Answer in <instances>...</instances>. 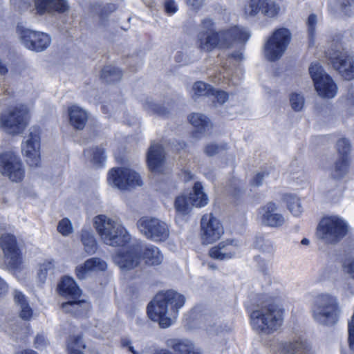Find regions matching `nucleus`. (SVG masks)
Masks as SVG:
<instances>
[{"label": "nucleus", "instance_id": "obj_54", "mask_svg": "<svg viewBox=\"0 0 354 354\" xmlns=\"http://www.w3.org/2000/svg\"><path fill=\"white\" fill-rule=\"evenodd\" d=\"M48 344V339L44 334H38L35 337V345L37 348H41Z\"/></svg>", "mask_w": 354, "mask_h": 354}, {"label": "nucleus", "instance_id": "obj_30", "mask_svg": "<svg viewBox=\"0 0 354 354\" xmlns=\"http://www.w3.org/2000/svg\"><path fill=\"white\" fill-rule=\"evenodd\" d=\"M13 297L15 304L19 307L20 317L25 320L30 319L33 313L25 295L20 291L15 290Z\"/></svg>", "mask_w": 354, "mask_h": 354}, {"label": "nucleus", "instance_id": "obj_48", "mask_svg": "<svg viewBox=\"0 0 354 354\" xmlns=\"http://www.w3.org/2000/svg\"><path fill=\"white\" fill-rule=\"evenodd\" d=\"M57 231L63 236H68L74 231L71 223H59L57 227Z\"/></svg>", "mask_w": 354, "mask_h": 354}, {"label": "nucleus", "instance_id": "obj_9", "mask_svg": "<svg viewBox=\"0 0 354 354\" xmlns=\"http://www.w3.org/2000/svg\"><path fill=\"white\" fill-rule=\"evenodd\" d=\"M291 34L286 28L274 32L264 46V55L271 62L279 59L286 51L290 41Z\"/></svg>", "mask_w": 354, "mask_h": 354}, {"label": "nucleus", "instance_id": "obj_14", "mask_svg": "<svg viewBox=\"0 0 354 354\" xmlns=\"http://www.w3.org/2000/svg\"><path fill=\"white\" fill-rule=\"evenodd\" d=\"M0 246L3 252L5 262L8 268L12 270L19 269L23 262L15 237L10 234L1 235Z\"/></svg>", "mask_w": 354, "mask_h": 354}, {"label": "nucleus", "instance_id": "obj_31", "mask_svg": "<svg viewBox=\"0 0 354 354\" xmlns=\"http://www.w3.org/2000/svg\"><path fill=\"white\" fill-rule=\"evenodd\" d=\"M192 205L202 207L207 205L209 198L203 191V187L200 182L195 183L193 187V193L188 198Z\"/></svg>", "mask_w": 354, "mask_h": 354}, {"label": "nucleus", "instance_id": "obj_43", "mask_svg": "<svg viewBox=\"0 0 354 354\" xmlns=\"http://www.w3.org/2000/svg\"><path fill=\"white\" fill-rule=\"evenodd\" d=\"M290 103L292 109L295 111H301L305 103L304 96L297 93H292L290 95Z\"/></svg>", "mask_w": 354, "mask_h": 354}, {"label": "nucleus", "instance_id": "obj_21", "mask_svg": "<svg viewBox=\"0 0 354 354\" xmlns=\"http://www.w3.org/2000/svg\"><path fill=\"white\" fill-rule=\"evenodd\" d=\"M147 164L149 169L154 173L162 171L165 162V151L162 145L153 143L149 149Z\"/></svg>", "mask_w": 354, "mask_h": 354}, {"label": "nucleus", "instance_id": "obj_6", "mask_svg": "<svg viewBox=\"0 0 354 354\" xmlns=\"http://www.w3.org/2000/svg\"><path fill=\"white\" fill-rule=\"evenodd\" d=\"M28 113L29 110L24 104L9 109L0 115V127L10 134L21 133L28 124Z\"/></svg>", "mask_w": 354, "mask_h": 354}, {"label": "nucleus", "instance_id": "obj_46", "mask_svg": "<svg viewBox=\"0 0 354 354\" xmlns=\"http://www.w3.org/2000/svg\"><path fill=\"white\" fill-rule=\"evenodd\" d=\"M227 149V145L226 144H221V145H216L214 143H212L209 145H207L205 148V153L209 156H212L214 155H216L218 153L222 150Z\"/></svg>", "mask_w": 354, "mask_h": 354}, {"label": "nucleus", "instance_id": "obj_55", "mask_svg": "<svg viewBox=\"0 0 354 354\" xmlns=\"http://www.w3.org/2000/svg\"><path fill=\"white\" fill-rule=\"evenodd\" d=\"M267 175L266 172L258 173L252 180L251 185L252 186L259 187L262 184L263 178Z\"/></svg>", "mask_w": 354, "mask_h": 354}, {"label": "nucleus", "instance_id": "obj_37", "mask_svg": "<svg viewBox=\"0 0 354 354\" xmlns=\"http://www.w3.org/2000/svg\"><path fill=\"white\" fill-rule=\"evenodd\" d=\"M348 158L339 157V160L335 162L331 171V176L334 178H342L348 171Z\"/></svg>", "mask_w": 354, "mask_h": 354}, {"label": "nucleus", "instance_id": "obj_18", "mask_svg": "<svg viewBox=\"0 0 354 354\" xmlns=\"http://www.w3.org/2000/svg\"><path fill=\"white\" fill-rule=\"evenodd\" d=\"M37 15L42 16L53 12L64 13L69 10L68 0H34Z\"/></svg>", "mask_w": 354, "mask_h": 354}, {"label": "nucleus", "instance_id": "obj_12", "mask_svg": "<svg viewBox=\"0 0 354 354\" xmlns=\"http://www.w3.org/2000/svg\"><path fill=\"white\" fill-rule=\"evenodd\" d=\"M0 173L12 182L19 183L25 177V168L16 153L7 151L0 155Z\"/></svg>", "mask_w": 354, "mask_h": 354}, {"label": "nucleus", "instance_id": "obj_24", "mask_svg": "<svg viewBox=\"0 0 354 354\" xmlns=\"http://www.w3.org/2000/svg\"><path fill=\"white\" fill-rule=\"evenodd\" d=\"M201 234L203 243L210 244L220 239L223 227L221 223H201Z\"/></svg>", "mask_w": 354, "mask_h": 354}, {"label": "nucleus", "instance_id": "obj_47", "mask_svg": "<svg viewBox=\"0 0 354 354\" xmlns=\"http://www.w3.org/2000/svg\"><path fill=\"white\" fill-rule=\"evenodd\" d=\"M54 265L51 261H46L42 264L39 265L38 277L41 281L46 279L48 271L53 270Z\"/></svg>", "mask_w": 354, "mask_h": 354}, {"label": "nucleus", "instance_id": "obj_38", "mask_svg": "<svg viewBox=\"0 0 354 354\" xmlns=\"http://www.w3.org/2000/svg\"><path fill=\"white\" fill-rule=\"evenodd\" d=\"M82 242L85 251L88 254H93L97 249L96 241L91 232L83 230L82 234Z\"/></svg>", "mask_w": 354, "mask_h": 354}, {"label": "nucleus", "instance_id": "obj_26", "mask_svg": "<svg viewBox=\"0 0 354 354\" xmlns=\"http://www.w3.org/2000/svg\"><path fill=\"white\" fill-rule=\"evenodd\" d=\"M68 111L71 124L76 129H82L88 119L87 113L76 105L68 107Z\"/></svg>", "mask_w": 354, "mask_h": 354}, {"label": "nucleus", "instance_id": "obj_39", "mask_svg": "<svg viewBox=\"0 0 354 354\" xmlns=\"http://www.w3.org/2000/svg\"><path fill=\"white\" fill-rule=\"evenodd\" d=\"M191 205L189 198L184 195H180L176 198L175 208L179 214H188L191 210Z\"/></svg>", "mask_w": 354, "mask_h": 354}, {"label": "nucleus", "instance_id": "obj_7", "mask_svg": "<svg viewBox=\"0 0 354 354\" xmlns=\"http://www.w3.org/2000/svg\"><path fill=\"white\" fill-rule=\"evenodd\" d=\"M197 47L203 52H211L216 48H225L226 43L221 37V31H215L214 24L209 19H205L197 35Z\"/></svg>", "mask_w": 354, "mask_h": 354}, {"label": "nucleus", "instance_id": "obj_35", "mask_svg": "<svg viewBox=\"0 0 354 354\" xmlns=\"http://www.w3.org/2000/svg\"><path fill=\"white\" fill-rule=\"evenodd\" d=\"M287 207L294 216H297L302 212V207L299 198L291 194H286L283 198Z\"/></svg>", "mask_w": 354, "mask_h": 354}, {"label": "nucleus", "instance_id": "obj_33", "mask_svg": "<svg viewBox=\"0 0 354 354\" xmlns=\"http://www.w3.org/2000/svg\"><path fill=\"white\" fill-rule=\"evenodd\" d=\"M344 270L351 276V281L344 284L343 286V293L348 296L354 294L353 282L354 281V257L346 259L343 264Z\"/></svg>", "mask_w": 354, "mask_h": 354}, {"label": "nucleus", "instance_id": "obj_44", "mask_svg": "<svg viewBox=\"0 0 354 354\" xmlns=\"http://www.w3.org/2000/svg\"><path fill=\"white\" fill-rule=\"evenodd\" d=\"M337 149L340 157L348 158L351 149L348 140L345 138L339 139L337 142Z\"/></svg>", "mask_w": 354, "mask_h": 354}, {"label": "nucleus", "instance_id": "obj_22", "mask_svg": "<svg viewBox=\"0 0 354 354\" xmlns=\"http://www.w3.org/2000/svg\"><path fill=\"white\" fill-rule=\"evenodd\" d=\"M106 268L107 265L103 260L99 258H91L77 266L76 275L80 279H84L92 274L104 271Z\"/></svg>", "mask_w": 354, "mask_h": 354}, {"label": "nucleus", "instance_id": "obj_11", "mask_svg": "<svg viewBox=\"0 0 354 354\" xmlns=\"http://www.w3.org/2000/svg\"><path fill=\"white\" fill-rule=\"evenodd\" d=\"M17 32L21 44L30 50L42 52L51 43L50 37L43 32L35 31L21 26H17Z\"/></svg>", "mask_w": 354, "mask_h": 354}, {"label": "nucleus", "instance_id": "obj_41", "mask_svg": "<svg viewBox=\"0 0 354 354\" xmlns=\"http://www.w3.org/2000/svg\"><path fill=\"white\" fill-rule=\"evenodd\" d=\"M194 97L196 96H210L213 92V88L203 82H197L193 86Z\"/></svg>", "mask_w": 354, "mask_h": 354}, {"label": "nucleus", "instance_id": "obj_50", "mask_svg": "<svg viewBox=\"0 0 354 354\" xmlns=\"http://www.w3.org/2000/svg\"><path fill=\"white\" fill-rule=\"evenodd\" d=\"M211 96H213L220 104L225 103L228 99V94L223 91H215L213 88V92H211Z\"/></svg>", "mask_w": 354, "mask_h": 354}, {"label": "nucleus", "instance_id": "obj_25", "mask_svg": "<svg viewBox=\"0 0 354 354\" xmlns=\"http://www.w3.org/2000/svg\"><path fill=\"white\" fill-rule=\"evenodd\" d=\"M189 120L197 129L193 133L194 138H199L201 136L198 134L210 133L209 130L212 129V124L205 115L201 113H192L189 116Z\"/></svg>", "mask_w": 354, "mask_h": 354}, {"label": "nucleus", "instance_id": "obj_1", "mask_svg": "<svg viewBox=\"0 0 354 354\" xmlns=\"http://www.w3.org/2000/svg\"><path fill=\"white\" fill-rule=\"evenodd\" d=\"M95 228L103 241L113 247H128L126 253H118L113 260L121 270H129L136 268L140 263L141 257V241L132 239L119 223H95Z\"/></svg>", "mask_w": 354, "mask_h": 354}, {"label": "nucleus", "instance_id": "obj_64", "mask_svg": "<svg viewBox=\"0 0 354 354\" xmlns=\"http://www.w3.org/2000/svg\"><path fill=\"white\" fill-rule=\"evenodd\" d=\"M8 72L7 68L0 62V74L4 75Z\"/></svg>", "mask_w": 354, "mask_h": 354}, {"label": "nucleus", "instance_id": "obj_42", "mask_svg": "<svg viewBox=\"0 0 354 354\" xmlns=\"http://www.w3.org/2000/svg\"><path fill=\"white\" fill-rule=\"evenodd\" d=\"M92 162L97 167L102 166L106 161V156L104 149L101 147H95L92 149Z\"/></svg>", "mask_w": 354, "mask_h": 354}, {"label": "nucleus", "instance_id": "obj_20", "mask_svg": "<svg viewBox=\"0 0 354 354\" xmlns=\"http://www.w3.org/2000/svg\"><path fill=\"white\" fill-rule=\"evenodd\" d=\"M239 252V245L234 241L221 242L209 250L212 258L227 260L235 257Z\"/></svg>", "mask_w": 354, "mask_h": 354}, {"label": "nucleus", "instance_id": "obj_2", "mask_svg": "<svg viewBox=\"0 0 354 354\" xmlns=\"http://www.w3.org/2000/svg\"><path fill=\"white\" fill-rule=\"evenodd\" d=\"M185 302V298L173 290L160 292L148 305L147 314L153 322H157L161 328H167L175 322L178 310Z\"/></svg>", "mask_w": 354, "mask_h": 354}, {"label": "nucleus", "instance_id": "obj_19", "mask_svg": "<svg viewBox=\"0 0 354 354\" xmlns=\"http://www.w3.org/2000/svg\"><path fill=\"white\" fill-rule=\"evenodd\" d=\"M137 227L142 234L155 241H163L169 235L167 227L160 223H138Z\"/></svg>", "mask_w": 354, "mask_h": 354}, {"label": "nucleus", "instance_id": "obj_56", "mask_svg": "<svg viewBox=\"0 0 354 354\" xmlns=\"http://www.w3.org/2000/svg\"><path fill=\"white\" fill-rule=\"evenodd\" d=\"M343 11L346 14H351L354 13V0H351L348 1V4L344 3L343 4Z\"/></svg>", "mask_w": 354, "mask_h": 354}, {"label": "nucleus", "instance_id": "obj_49", "mask_svg": "<svg viewBox=\"0 0 354 354\" xmlns=\"http://www.w3.org/2000/svg\"><path fill=\"white\" fill-rule=\"evenodd\" d=\"M317 24V17L315 15L312 14L308 17L307 21L308 34L310 39L313 38L315 33V26Z\"/></svg>", "mask_w": 354, "mask_h": 354}, {"label": "nucleus", "instance_id": "obj_57", "mask_svg": "<svg viewBox=\"0 0 354 354\" xmlns=\"http://www.w3.org/2000/svg\"><path fill=\"white\" fill-rule=\"evenodd\" d=\"M122 346L124 348H127L128 351L132 353L133 354H140L138 352H136L133 346H131V341L129 339H123L122 340Z\"/></svg>", "mask_w": 354, "mask_h": 354}, {"label": "nucleus", "instance_id": "obj_10", "mask_svg": "<svg viewBox=\"0 0 354 354\" xmlns=\"http://www.w3.org/2000/svg\"><path fill=\"white\" fill-rule=\"evenodd\" d=\"M40 145V129L33 127L30 129L28 134L21 143L22 154L31 167H37L41 165Z\"/></svg>", "mask_w": 354, "mask_h": 354}, {"label": "nucleus", "instance_id": "obj_13", "mask_svg": "<svg viewBox=\"0 0 354 354\" xmlns=\"http://www.w3.org/2000/svg\"><path fill=\"white\" fill-rule=\"evenodd\" d=\"M108 182L121 190L142 185L140 176L134 170L125 167L110 170L108 174Z\"/></svg>", "mask_w": 354, "mask_h": 354}, {"label": "nucleus", "instance_id": "obj_27", "mask_svg": "<svg viewBox=\"0 0 354 354\" xmlns=\"http://www.w3.org/2000/svg\"><path fill=\"white\" fill-rule=\"evenodd\" d=\"M281 354H315V352L306 341L299 339L283 346Z\"/></svg>", "mask_w": 354, "mask_h": 354}, {"label": "nucleus", "instance_id": "obj_32", "mask_svg": "<svg viewBox=\"0 0 354 354\" xmlns=\"http://www.w3.org/2000/svg\"><path fill=\"white\" fill-rule=\"evenodd\" d=\"M142 259L148 265H159L163 260V255L157 247L149 245L142 252Z\"/></svg>", "mask_w": 354, "mask_h": 354}, {"label": "nucleus", "instance_id": "obj_63", "mask_svg": "<svg viewBox=\"0 0 354 354\" xmlns=\"http://www.w3.org/2000/svg\"><path fill=\"white\" fill-rule=\"evenodd\" d=\"M93 221L103 222V221H111L109 219L107 220V218L105 215L100 214V215L96 216L94 218Z\"/></svg>", "mask_w": 354, "mask_h": 354}, {"label": "nucleus", "instance_id": "obj_15", "mask_svg": "<svg viewBox=\"0 0 354 354\" xmlns=\"http://www.w3.org/2000/svg\"><path fill=\"white\" fill-rule=\"evenodd\" d=\"M347 232L345 223H319L317 228V236L328 243L337 241Z\"/></svg>", "mask_w": 354, "mask_h": 354}, {"label": "nucleus", "instance_id": "obj_29", "mask_svg": "<svg viewBox=\"0 0 354 354\" xmlns=\"http://www.w3.org/2000/svg\"><path fill=\"white\" fill-rule=\"evenodd\" d=\"M59 292L61 295L72 298H77L81 295V290L77 286L74 279L69 277H64L59 284Z\"/></svg>", "mask_w": 354, "mask_h": 354}, {"label": "nucleus", "instance_id": "obj_16", "mask_svg": "<svg viewBox=\"0 0 354 354\" xmlns=\"http://www.w3.org/2000/svg\"><path fill=\"white\" fill-rule=\"evenodd\" d=\"M167 348H157L153 354H201L192 342L187 339L170 338L165 341Z\"/></svg>", "mask_w": 354, "mask_h": 354}, {"label": "nucleus", "instance_id": "obj_40", "mask_svg": "<svg viewBox=\"0 0 354 354\" xmlns=\"http://www.w3.org/2000/svg\"><path fill=\"white\" fill-rule=\"evenodd\" d=\"M67 348L69 354H84L82 350L85 345L80 337H73L68 340Z\"/></svg>", "mask_w": 354, "mask_h": 354}, {"label": "nucleus", "instance_id": "obj_5", "mask_svg": "<svg viewBox=\"0 0 354 354\" xmlns=\"http://www.w3.org/2000/svg\"><path fill=\"white\" fill-rule=\"evenodd\" d=\"M326 57L330 61L334 68L347 80L354 79V61L348 55L339 41H333L325 52Z\"/></svg>", "mask_w": 354, "mask_h": 354}, {"label": "nucleus", "instance_id": "obj_34", "mask_svg": "<svg viewBox=\"0 0 354 354\" xmlns=\"http://www.w3.org/2000/svg\"><path fill=\"white\" fill-rule=\"evenodd\" d=\"M89 304L82 300L71 301L62 304V309L65 312L72 313L77 315H82L87 311Z\"/></svg>", "mask_w": 354, "mask_h": 354}, {"label": "nucleus", "instance_id": "obj_28", "mask_svg": "<svg viewBox=\"0 0 354 354\" xmlns=\"http://www.w3.org/2000/svg\"><path fill=\"white\" fill-rule=\"evenodd\" d=\"M258 217L263 221H281L283 220L277 206L272 202L267 203L259 210Z\"/></svg>", "mask_w": 354, "mask_h": 354}, {"label": "nucleus", "instance_id": "obj_52", "mask_svg": "<svg viewBox=\"0 0 354 354\" xmlns=\"http://www.w3.org/2000/svg\"><path fill=\"white\" fill-rule=\"evenodd\" d=\"M348 342L351 349L354 351V315L348 325Z\"/></svg>", "mask_w": 354, "mask_h": 354}, {"label": "nucleus", "instance_id": "obj_58", "mask_svg": "<svg viewBox=\"0 0 354 354\" xmlns=\"http://www.w3.org/2000/svg\"><path fill=\"white\" fill-rule=\"evenodd\" d=\"M8 290V285L4 279L0 277V297L4 296Z\"/></svg>", "mask_w": 354, "mask_h": 354}, {"label": "nucleus", "instance_id": "obj_53", "mask_svg": "<svg viewBox=\"0 0 354 354\" xmlns=\"http://www.w3.org/2000/svg\"><path fill=\"white\" fill-rule=\"evenodd\" d=\"M165 9L167 14L173 15L178 10V7L174 0H167L165 3Z\"/></svg>", "mask_w": 354, "mask_h": 354}, {"label": "nucleus", "instance_id": "obj_59", "mask_svg": "<svg viewBox=\"0 0 354 354\" xmlns=\"http://www.w3.org/2000/svg\"><path fill=\"white\" fill-rule=\"evenodd\" d=\"M321 221H344L341 218L337 215H327L322 218Z\"/></svg>", "mask_w": 354, "mask_h": 354}, {"label": "nucleus", "instance_id": "obj_17", "mask_svg": "<svg viewBox=\"0 0 354 354\" xmlns=\"http://www.w3.org/2000/svg\"><path fill=\"white\" fill-rule=\"evenodd\" d=\"M280 8L274 2L268 0H250L245 7V14L248 16H255L259 12L268 17L277 16Z\"/></svg>", "mask_w": 354, "mask_h": 354}, {"label": "nucleus", "instance_id": "obj_61", "mask_svg": "<svg viewBox=\"0 0 354 354\" xmlns=\"http://www.w3.org/2000/svg\"><path fill=\"white\" fill-rule=\"evenodd\" d=\"M201 221H216V218L214 217L212 214H205L203 216Z\"/></svg>", "mask_w": 354, "mask_h": 354}, {"label": "nucleus", "instance_id": "obj_23", "mask_svg": "<svg viewBox=\"0 0 354 354\" xmlns=\"http://www.w3.org/2000/svg\"><path fill=\"white\" fill-rule=\"evenodd\" d=\"M221 37L223 39V41L226 43L225 48H228L234 42H246L250 37V33L246 28L235 26L222 30Z\"/></svg>", "mask_w": 354, "mask_h": 354}, {"label": "nucleus", "instance_id": "obj_36", "mask_svg": "<svg viewBox=\"0 0 354 354\" xmlns=\"http://www.w3.org/2000/svg\"><path fill=\"white\" fill-rule=\"evenodd\" d=\"M122 71L115 66H105L101 73V78L108 83H112L120 80Z\"/></svg>", "mask_w": 354, "mask_h": 354}, {"label": "nucleus", "instance_id": "obj_62", "mask_svg": "<svg viewBox=\"0 0 354 354\" xmlns=\"http://www.w3.org/2000/svg\"><path fill=\"white\" fill-rule=\"evenodd\" d=\"M348 99L351 101L352 102H354V86H351L348 91Z\"/></svg>", "mask_w": 354, "mask_h": 354}, {"label": "nucleus", "instance_id": "obj_45", "mask_svg": "<svg viewBox=\"0 0 354 354\" xmlns=\"http://www.w3.org/2000/svg\"><path fill=\"white\" fill-rule=\"evenodd\" d=\"M144 106L146 109L154 112L155 113H157L160 115H165L167 113L166 109L164 106L151 101H147Z\"/></svg>", "mask_w": 354, "mask_h": 354}, {"label": "nucleus", "instance_id": "obj_4", "mask_svg": "<svg viewBox=\"0 0 354 354\" xmlns=\"http://www.w3.org/2000/svg\"><path fill=\"white\" fill-rule=\"evenodd\" d=\"M338 312V303L335 297L328 293H322L315 298L312 307L313 317L320 324H334Z\"/></svg>", "mask_w": 354, "mask_h": 354}, {"label": "nucleus", "instance_id": "obj_3", "mask_svg": "<svg viewBox=\"0 0 354 354\" xmlns=\"http://www.w3.org/2000/svg\"><path fill=\"white\" fill-rule=\"evenodd\" d=\"M282 310L274 305L254 310L250 315L252 328L261 333H270L277 330L282 324Z\"/></svg>", "mask_w": 354, "mask_h": 354}, {"label": "nucleus", "instance_id": "obj_60", "mask_svg": "<svg viewBox=\"0 0 354 354\" xmlns=\"http://www.w3.org/2000/svg\"><path fill=\"white\" fill-rule=\"evenodd\" d=\"M187 3L194 9H197L201 6L203 3V0H187Z\"/></svg>", "mask_w": 354, "mask_h": 354}, {"label": "nucleus", "instance_id": "obj_8", "mask_svg": "<svg viewBox=\"0 0 354 354\" xmlns=\"http://www.w3.org/2000/svg\"><path fill=\"white\" fill-rule=\"evenodd\" d=\"M309 73L319 96L324 98H333L336 95L337 85L319 64H312L309 67Z\"/></svg>", "mask_w": 354, "mask_h": 354}, {"label": "nucleus", "instance_id": "obj_51", "mask_svg": "<svg viewBox=\"0 0 354 354\" xmlns=\"http://www.w3.org/2000/svg\"><path fill=\"white\" fill-rule=\"evenodd\" d=\"M10 1L14 7L20 12L27 10L30 7L29 3L23 0H10Z\"/></svg>", "mask_w": 354, "mask_h": 354}]
</instances>
